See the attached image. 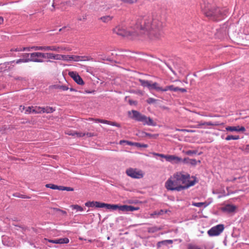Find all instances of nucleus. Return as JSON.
<instances>
[{
  "label": "nucleus",
  "instance_id": "a19ab883",
  "mask_svg": "<svg viewBox=\"0 0 249 249\" xmlns=\"http://www.w3.org/2000/svg\"><path fill=\"white\" fill-rule=\"evenodd\" d=\"M31 53H24L22 55L24 59H31Z\"/></svg>",
  "mask_w": 249,
  "mask_h": 249
},
{
  "label": "nucleus",
  "instance_id": "774afa93",
  "mask_svg": "<svg viewBox=\"0 0 249 249\" xmlns=\"http://www.w3.org/2000/svg\"><path fill=\"white\" fill-rule=\"evenodd\" d=\"M19 109L21 112H22L25 109V107H24V106H20L19 107Z\"/></svg>",
  "mask_w": 249,
  "mask_h": 249
},
{
  "label": "nucleus",
  "instance_id": "72a5a7b5",
  "mask_svg": "<svg viewBox=\"0 0 249 249\" xmlns=\"http://www.w3.org/2000/svg\"><path fill=\"white\" fill-rule=\"evenodd\" d=\"M92 58L89 56H80V61H92Z\"/></svg>",
  "mask_w": 249,
  "mask_h": 249
},
{
  "label": "nucleus",
  "instance_id": "c9c22d12",
  "mask_svg": "<svg viewBox=\"0 0 249 249\" xmlns=\"http://www.w3.org/2000/svg\"><path fill=\"white\" fill-rule=\"evenodd\" d=\"M45 186L47 188H51L53 190H57V189L58 188L57 185H54L53 184H51V183L46 184Z\"/></svg>",
  "mask_w": 249,
  "mask_h": 249
},
{
  "label": "nucleus",
  "instance_id": "6e6d98bb",
  "mask_svg": "<svg viewBox=\"0 0 249 249\" xmlns=\"http://www.w3.org/2000/svg\"><path fill=\"white\" fill-rule=\"evenodd\" d=\"M180 91L181 92H186V89L184 88H180L178 87H177V92Z\"/></svg>",
  "mask_w": 249,
  "mask_h": 249
},
{
  "label": "nucleus",
  "instance_id": "603ef678",
  "mask_svg": "<svg viewBox=\"0 0 249 249\" xmlns=\"http://www.w3.org/2000/svg\"><path fill=\"white\" fill-rule=\"evenodd\" d=\"M43 46H33L34 51H38V50H42L43 51Z\"/></svg>",
  "mask_w": 249,
  "mask_h": 249
},
{
  "label": "nucleus",
  "instance_id": "6ab92c4d",
  "mask_svg": "<svg viewBox=\"0 0 249 249\" xmlns=\"http://www.w3.org/2000/svg\"><path fill=\"white\" fill-rule=\"evenodd\" d=\"M33 50V46L32 47H23L22 48H16L11 49V51L12 52H21V51H32Z\"/></svg>",
  "mask_w": 249,
  "mask_h": 249
},
{
  "label": "nucleus",
  "instance_id": "7ed1b4c3",
  "mask_svg": "<svg viewBox=\"0 0 249 249\" xmlns=\"http://www.w3.org/2000/svg\"><path fill=\"white\" fill-rule=\"evenodd\" d=\"M178 179L174 174L165 182V187L168 190L180 191L182 190L187 189L189 187L194 186L196 182V178H194L189 184L186 185H181L178 183Z\"/></svg>",
  "mask_w": 249,
  "mask_h": 249
},
{
  "label": "nucleus",
  "instance_id": "052dcab7",
  "mask_svg": "<svg viewBox=\"0 0 249 249\" xmlns=\"http://www.w3.org/2000/svg\"><path fill=\"white\" fill-rule=\"evenodd\" d=\"M168 88H169V86L165 87L164 88H162L161 87V89H160V91H166L169 90V89H168Z\"/></svg>",
  "mask_w": 249,
  "mask_h": 249
},
{
  "label": "nucleus",
  "instance_id": "6e6552de",
  "mask_svg": "<svg viewBox=\"0 0 249 249\" xmlns=\"http://www.w3.org/2000/svg\"><path fill=\"white\" fill-rule=\"evenodd\" d=\"M31 59H29V62H44V53L40 52L32 53L30 54Z\"/></svg>",
  "mask_w": 249,
  "mask_h": 249
},
{
  "label": "nucleus",
  "instance_id": "bb28decb",
  "mask_svg": "<svg viewBox=\"0 0 249 249\" xmlns=\"http://www.w3.org/2000/svg\"><path fill=\"white\" fill-rule=\"evenodd\" d=\"M187 249H205V248L195 244H190L188 245Z\"/></svg>",
  "mask_w": 249,
  "mask_h": 249
},
{
  "label": "nucleus",
  "instance_id": "aec40b11",
  "mask_svg": "<svg viewBox=\"0 0 249 249\" xmlns=\"http://www.w3.org/2000/svg\"><path fill=\"white\" fill-rule=\"evenodd\" d=\"M210 202H193L192 205L197 207H203L204 208H206L207 207Z\"/></svg>",
  "mask_w": 249,
  "mask_h": 249
},
{
  "label": "nucleus",
  "instance_id": "a18cd8bd",
  "mask_svg": "<svg viewBox=\"0 0 249 249\" xmlns=\"http://www.w3.org/2000/svg\"><path fill=\"white\" fill-rule=\"evenodd\" d=\"M196 150H188L185 152V154L187 155H193L196 154Z\"/></svg>",
  "mask_w": 249,
  "mask_h": 249
},
{
  "label": "nucleus",
  "instance_id": "8fccbe9b",
  "mask_svg": "<svg viewBox=\"0 0 249 249\" xmlns=\"http://www.w3.org/2000/svg\"><path fill=\"white\" fill-rule=\"evenodd\" d=\"M108 124L110 125H112V126H117V127H121V125L120 124H117V123H116L115 122H113L109 121Z\"/></svg>",
  "mask_w": 249,
  "mask_h": 249
},
{
  "label": "nucleus",
  "instance_id": "393cba45",
  "mask_svg": "<svg viewBox=\"0 0 249 249\" xmlns=\"http://www.w3.org/2000/svg\"><path fill=\"white\" fill-rule=\"evenodd\" d=\"M113 18V17L111 16H105L100 18V19L104 23H107L108 22L111 21Z\"/></svg>",
  "mask_w": 249,
  "mask_h": 249
},
{
  "label": "nucleus",
  "instance_id": "4c0bfd02",
  "mask_svg": "<svg viewBox=\"0 0 249 249\" xmlns=\"http://www.w3.org/2000/svg\"><path fill=\"white\" fill-rule=\"evenodd\" d=\"M85 206L88 207H95L94 201H88L85 203Z\"/></svg>",
  "mask_w": 249,
  "mask_h": 249
},
{
  "label": "nucleus",
  "instance_id": "f704fd0d",
  "mask_svg": "<svg viewBox=\"0 0 249 249\" xmlns=\"http://www.w3.org/2000/svg\"><path fill=\"white\" fill-rule=\"evenodd\" d=\"M59 56H60V60L63 59L64 60H71V55L59 54Z\"/></svg>",
  "mask_w": 249,
  "mask_h": 249
},
{
  "label": "nucleus",
  "instance_id": "20e7f679",
  "mask_svg": "<svg viewBox=\"0 0 249 249\" xmlns=\"http://www.w3.org/2000/svg\"><path fill=\"white\" fill-rule=\"evenodd\" d=\"M175 177L178 179V183L180 184V185H186L189 184L191 181L193 180H190V176L188 174H184L182 172H177L174 174Z\"/></svg>",
  "mask_w": 249,
  "mask_h": 249
},
{
  "label": "nucleus",
  "instance_id": "2f4dec72",
  "mask_svg": "<svg viewBox=\"0 0 249 249\" xmlns=\"http://www.w3.org/2000/svg\"><path fill=\"white\" fill-rule=\"evenodd\" d=\"M240 139L239 136H232V135H228L226 138L225 140L227 141H230L231 140H237Z\"/></svg>",
  "mask_w": 249,
  "mask_h": 249
},
{
  "label": "nucleus",
  "instance_id": "5701e85b",
  "mask_svg": "<svg viewBox=\"0 0 249 249\" xmlns=\"http://www.w3.org/2000/svg\"><path fill=\"white\" fill-rule=\"evenodd\" d=\"M15 62V61H11L10 63H12ZM10 62H7L3 64H0V72H3L7 70L8 65H9Z\"/></svg>",
  "mask_w": 249,
  "mask_h": 249
},
{
  "label": "nucleus",
  "instance_id": "ea45409f",
  "mask_svg": "<svg viewBox=\"0 0 249 249\" xmlns=\"http://www.w3.org/2000/svg\"><path fill=\"white\" fill-rule=\"evenodd\" d=\"M136 146L137 147H142V148H147L148 147V145L146 144L141 143L139 142L136 143Z\"/></svg>",
  "mask_w": 249,
  "mask_h": 249
},
{
  "label": "nucleus",
  "instance_id": "e2e57ef3",
  "mask_svg": "<svg viewBox=\"0 0 249 249\" xmlns=\"http://www.w3.org/2000/svg\"><path fill=\"white\" fill-rule=\"evenodd\" d=\"M73 190V189L71 187H65L64 188V191H72Z\"/></svg>",
  "mask_w": 249,
  "mask_h": 249
},
{
  "label": "nucleus",
  "instance_id": "1a4fd4ad",
  "mask_svg": "<svg viewBox=\"0 0 249 249\" xmlns=\"http://www.w3.org/2000/svg\"><path fill=\"white\" fill-rule=\"evenodd\" d=\"M69 75L77 84L79 85H84V81L76 71H70L69 72Z\"/></svg>",
  "mask_w": 249,
  "mask_h": 249
},
{
  "label": "nucleus",
  "instance_id": "de8ad7c7",
  "mask_svg": "<svg viewBox=\"0 0 249 249\" xmlns=\"http://www.w3.org/2000/svg\"><path fill=\"white\" fill-rule=\"evenodd\" d=\"M34 107H28L25 109V113H33Z\"/></svg>",
  "mask_w": 249,
  "mask_h": 249
},
{
  "label": "nucleus",
  "instance_id": "a211bd4d",
  "mask_svg": "<svg viewBox=\"0 0 249 249\" xmlns=\"http://www.w3.org/2000/svg\"><path fill=\"white\" fill-rule=\"evenodd\" d=\"M236 209V207L235 206L231 204H227L224 207L223 210L228 213H232Z\"/></svg>",
  "mask_w": 249,
  "mask_h": 249
},
{
  "label": "nucleus",
  "instance_id": "2eb2a0df",
  "mask_svg": "<svg viewBox=\"0 0 249 249\" xmlns=\"http://www.w3.org/2000/svg\"><path fill=\"white\" fill-rule=\"evenodd\" d=\"M132 116H131L132 118L133 119L141 122L142 120V117L143 115L140 113L139 112L136 110H132Z\"/></svg>",
  "mask_w": 249,
  "mask_h": 249
},
{
  "label": "nucleus",
  "instance_id": "9d476101",
  "mask_svg": "<svg viewBox=\"0 0 249 249\" xmlns=\"http://www.w3.org/2000/svg\"><path fill=\"white\" fill-rule=\"evenodd\" d=\"M43 51H52L58 53L61 52L62 51L65 50L64 48L57 46H43Z\"/></svg>",
  "mask_w": 249,
  "mask_h": 249
},
{
  "label": "nucleus",
  "instance_id": "4be33fe9",
  "mask_svg": "<svg viewBox=\"0 0 249 249\" xmlns=\"http://www.w3.org/2000/svg\"><path fill=\"white\" fill-rule=\"evenodd\" d=\"M139 82L142 87H146L149 89L150 84V83H151V81L142 79H139Z\"/></svg>",
  "mask_w": 249,
  "mask_h": 249
},
{
  "label": "nucleus",
  "instance_id": "f03ea898",
  "mask_svg": "<svg viewBox=\"0 0 249 249\" xmlns=\"http://www.w3.org/2000/svg\"><path fill=\"white\" fill-rule=\"evenodd\" d=\"M213 1V0H202L201 8L206 16L210 19L215 21L221 20L226 16L228 11L225 8H215Z\"/></svg>",
  "mask_w": 249,
  "mask_h": 249
},
{
  "label": "nucleus",
  "instance_id": "13d9d810",
  "mask_svg": "<svg viewBox=\"0 0 249 249\" xmlns=\"http://www.w3.org/2000/svg\"><path fill=\"white\" fill-rule=\"evenodd\" d=\"M245 128L244 126H238V132H244L245 131Z\"/></svg>",
  "mask_w": 249,
  "mask_h": 249
},
{
  "label": "nucleus",
  "instance_id": "bf43d9fd",
  "mask_svg": "<svg viewBox=\"0 0 249 249\" xmlns=\"http://www.w3.org/2000/svg\"><path fill=\"white\" fill-rule=\"evenodd\" d=\"M128 102L130 105H136L137 103L136 101L132 100H129Z\"/></svg>",
  "mask_w": 249,
  "mask_h": 249
},
{
  "label": "nucleus",
  "instance_id": "b1692460",
  "mask_svg": "<svg viewBox=\"0 0 249 249\" xmlns=\"http://www.w3.org/2000/svg\"><path fill=\"white\" fill-rule=\"evenodd\" d=\"M154 89L157 91H160L161 89V87L159 86V85L157 83L155 82L153 83H150L149 90Z\"/></svg>",
  "mask_w": 249,
  "mask_h": 249
},
{
  "label": "nucleus",
  "instance_id": "dca6fc26",
  "mask_svg": "<svg viewBox=\"0 0 249 249\" xmlns=\"http://www.w3.org/2000/svg\"><path fill=\"white\" fill-rule=\"evenodd\" d=\"M132 116H131L132 118L133 119L141 122L142 120V117L143 115L140 113L139 112L136 110H132Z\"/></svg>",
  "mask_w": 249,
  "mask_h": 249
},
{
  "label": "nucleus",
  "instance_id": "a878e982",
  "mask_svg": "<svg viewBox=\"0 0 249 249\" xmlns=\"http://www.w3.org/2000/svg\"><path fill=\"white\" fill-rule=\"evenodd\" d=\"M44 108L43 107H34L33 113H43Z\"/></svg>",
  "mask_w": 249,
  "mask_h": 249
},
{
  "label": "nucleus",
  "instance_id": "37998d69",
  "mask_svg": "<svg viewBox=\"0 0 249 249\" xmlns=\"http://www.w3.org/2000/svg\"><path fill=\"white\" fill-rule=\"evenodd\" d=\"M95 121L96 123H101L103 124H108L109 121L107 120H102V119H95Z\"/></svg>",
  "mask_w": 249,
  "mask_h": 249
},
{
  "label": "nucleus",
  "instance_id": "7c9ffc66",
  "mask_svg": "<svg viewBox=\"0 0 249 249\" xmlns=\"http://www.w3.org/2000/svg\"><path fill=\"white\" fill-rule=\"evenodd\" d=\"M71 207L73 210H76L77 211L83 212L84 211V209L82 207L78 205H71Z\"/></svg>",
  "mask_w": 249,
  "mask_h": 249
},
{
  "label": "nucleus",
  "instance_id": "338daca9",
  "mask_svg": "<svg viewBox=\"0 0 249 249\" xmlns=\"http://www.w3.org/2000/svg\"><path fill=\"white\" fill-rule=\"evenodd\" d=\"M126 140H121L120 142H119V144H123V143H125L126 144Z\"/></svg>",
  "mask_w": 249,
  "mask_h": 249
},
{
  "label": "nucleus",
  "instance_id": "4d7b16f0",
  "mask_svg": "<svg viewBox=\"0 0 249 249\" xmlns=\"http://www.w3.org/2000/svg\"><path fill=\"white\" fill-rule=\"evenodd\" d=\"M136 143L134 142H132L130 141H126V144L130 146H136Z\"/></svg>",
  "mask_w": 249,
  "mask_h": 249
},
{
  "label": "nucleus",
  "instance_id": "0e129e2a",
  "mask_svg": "<svg viewBox=\"0 0 249 249\" xmlns=\"http://www.w3.org/2000/svg\"><path fill=\"white\" fill-rule=\"evenodd\" d=\"M64 188H65L64 186H58V188L57 189V190L64 191Z\"/></svg>",
  "mask_w": 249,
  "mask_h": 249
},
{
  "label": "nucleus",
  "instance_id": "c85d7f7f",
  "mask_svg": "<svg viewBox=\"0 0 249 249\" xmlns=\"http://www.w3.org/2000/svg\"><path fill=\"white\" fill-rule=\"evenodd\" d=\"M54 88L57 89H60L63 91H66L69 89V88L65 85H56L54 86Z\"/></svg>",
  "mask_w": 249,
  "mask_h": 249
},
{
  "label": "nucleus",
  "instance_id": "cd10ccee",
  "mask_svg": "<svg viewBox=\"0 0 249 249\" xmlns=\"http://www.w3.org/2000/svg\"><path fill=\"white\" fill-rule=\"evenodd\" d=\"M142 136L143 137H148L149 138H154V139H155V138H157V137L158 136V134H150V133H146V132H142Z\"/></svg>",
  "mask_w": 249,
  "mask_h": 249
},
{
  "label": "nucleus",
  "instance_id": "69168bd1",
  "mask_svg": "<svg viewBox=\"0 0 249 249\" xmlns=\"http://www.w3.org/2000/svg\"><path fill=\"white\" fill-rule=\"evenodd\" d=\"M157 230H158V229L156 227H153V228H152L150 231H151V232H154L155 231H157Z\"/></svg>",
  "mask_w": 249,
  "mask_h": 249
},
{
  "label": "nucleus",
  "instance_id": "4468645a",
  "mask_svg": "<svg viewBox=\"0 0 249 249\" xmlns=\"http://www.w3.org/2000/svg\"><path fill=\"white\" fill-rule=\"evenodd\" d=\"M94 204L95 208H106L107 209L111 210L112 207H115V206H112V204H106L98 201H94Z\"/></svg>",
  "mask_w": 249,
  "mask_h": 249
},
{
  "label": "nucleus",
  "instance_id": "09e8293b",
  "mask_svg": "<svg viewBox=\"0 0 249 249\" xmlns=\"http://www.w3.org/2000/svg\"><path fill=\"white\" fill-rule=\"evenodd\" d=\"M87 19V16L85 14H83L81 16H80L78 17L77 19L80 21L82 20H86Z\"/></svg>",
  "mask_w": 249,
  "mask_h": 249
},
{
  "label": "nucleus",
  "instance_id": "473e14b6",
  "mask_svg": "<svg viewBox=\"0 0 249 249\" xmlns=\"http://www.w3.org/2000/svg\"><path fill=\"white\" fill-rule=\"evenodd\" d=\"M226 130L228 131H236L238 132V126H227L226 127Z\"/></svg>",
  "mask_w": 249,
  "mask_h": 249
},
{
  "label": "nucleus",
  "instance_id": "f257e3e1",
  "mask_svg": "<svg viewBox=\"0 0 249 249\" xmlns=\"http://www.w3.org/2000/svg\"><path fill=\"white\" fill-rule=\"evenodd\" d=\"M165 21L164 17L160 14L144 16L128 25L122 23L116 26L113 32L130 39H141L143 34L151 39H157L163 35Z\"/></svg>",
  "mask_w": 249,
  "mask_h": 249
},
{
  "label": "nucleus",
  "instance_id": "680f3d73",
  "mask_svg": "<svg viewBox=\"0 0 249 249\" xmlns=\"http://www.w3.org/2000/svg\"><path fill=\"white\" fill-rule=\"evenodd\" d=\"M67 134L68 135H69L74 136L75 135H76L78 137H81L82 136L81 134L77 133H68Z\"/></svg>",
  "mask_w": 249,
  "mask_h": 249
},
{
  "label": "nucleus",
  "instance_id": "5fc2aeb1",
  "mask_svg": "<svg viewBox=\"0 0 249 249\" xmlns=\"http://www.w3.org/2000/svg\"><path fill=\"white\" fill-rule=\"evenodd\" d=\"M190 160V159H189V158H185L183 160L182 159L181 161L184 163L189 164Z\"/></svg>",
  "mask_w": 249,
  "mask_h": 249
},
{
  "label": "nucleus",
  "instance_id": "c756f323",
  "mask_svg": "<svg viewBox=\"0 0 249 249\" xmlns=\"http://www.w3.org/2000/svg\"><path fill=\"white\" fill-rule=\"evenodd\" d=\"M43 108L44 109H43V113L45 112L47 113H50L53 112L55 110V109L52 107H47Z\"/></svg>",
  "mask_w": 249,
  "mask_h": 249
},
{
  "label": "nucleus",
  "instance_id": "58836bf2",
  "mask_svg": "<svg viewBox=\"0 0 249 249\" xmlns=\"http://www.w3.org/2000/svg\"><path fill=\"white\" fill-rule=\"evenodd\" d=\"M71 60L74 61H80V55H71Z\"/></svg>",
  "mask_w": 249,
  "mask_h": 249
},
{
  "label": "nucleus",
  "instance_id": "f8f14e48",
  "mask_svg": "<svg viewBox=\"0 0 249 249\" xmlns=\"http://www.w3.org/2000/svg\"><path fill=\"white\" fill-rule=\"evenodd\" d=\"M141 122H142L143 124L147 125L149 126H155L156 123L154 122L153 120L150 117H147L144 115L142 117Z\"/></svg>",
  "mask_w": 249,
  "mask_h": 249
},
{
  "label": "nucleus",
  "instance_id": "0eeeda50",
  "mask_svg": "<svg viewBox=\"0 0 249 249\" xmlns=\"http://www.w3.org/2000/svg\"><path fill=\"white\" fill-rule=\"evenodd\" d=\"M127 176L134 178H141L143 176L142 172L137 169L130 168L126 171Z\"/></svg>",
  "mask_w": 249,
  "mask_h": 249
},
{
  "label": "nucleus",
  "instance_id": "39448f33",
  "mask_svg": "<svg viewBox=\"0 0 249 249\" xmlns=\"http://www.w3.org/2000/svg\"><path fill=\"white\" fill-rule=\"evenodd\" d=\"M112 206H115V207H112V210H118L119 211L123 212H133L134 211H137L140 209L138 207H134L131 205H119L117 204H112Z\"/></svg>",
  "mask_w": 249,
  "mask_h": 249
},
{
  "label": "nucleus",
  "instance_id": "864d4df0",
  "mask_svg": "<svg viewBox=\"0 0 249 249\" xmlns=\"http://www.w3.org/2000/svg\"><path fill=\"white\" fill-rule=\"evenodd\" d=\"M168 89H169V90L177 92V87H174L173 85L169 86Z\"/></svg>",
  "mask_w": 249,
  "mask_h": 249
},
{
  "label": "nucleus",
  "instance_id": "ddd939ff",
  "mask_svg": "<svg viewBox=\"0 0 249 249\" xmlns=\"http://www.w3.org/2000/svg\"><path fill=\"white\" fill-rule=\"evenodd\" d=\"M69 241V239L67 237L49 240L50 243L56 244H68Z\"/></svg>",
  "mask_w": 249,
  "mask_h": 249
},
{
  "label": "nucleus",
  "instance_id": "c03bdc74",
  "mask_svg": "<svg viewBox=\"0 0 249 249\" xmlns=\"http://www.w3.org/2000/svg\"><path fill=\"white\" fill-rule=\"evenodd\" d=\"M153 154L155 156H157L160 157L161 158H164L166 160L167 159V155H164L162 154H159V153H153Z\"/></svg>",
  "mask_w": 249,
  "mask_h": 249
},
{
  "label": "nucleus",
  "instance_id": "49530a36",
  "mask_svg": "<svg viewBox=\"0 0 249 249\" xmlns=\"http://www.w3.org/2000/svg\"><path fill=\"white\" fill-rule=\"evenodd\" d=\"M157 100L153 98H149L147 99L146 102L147 103L151 104L156 103Z\"/></svg>",
  "mask_w": 249,
  "mask_h": 249
},
{
  "label": "nucleus",
  "instance_id": "423d86ee",
  "mask_svg": "<svg viewBox=\"0 0 249 249\" xmlns=\"http://www.w3.org/2000/svg\"><path fill=\"white\" fill-rule=\"evenodd\" d=\"M224 226L223 224H219L211 228L208 231V234L210 236H215L220 235L224 231Z\"/></svg>",
  "mask_w": 249,
  "mask_h": 249
},
{
  "label": "nucleus",
  "instance_id": "79ce46f5",
  "mask_svg": "<svg viewBox=\"0 0 249 249\" xmlns=\"http://www.w3.org/2000/svg\"><path fill=\"white\" fill-rule=\"evenodd\" d=\"M17 64H19L20 63H27L29 62V59H24L23 58L19 59L16 61Z\"/></svg>",
  "mask_w": 249,
  "mask_h": 249
},
{
  "label": "nucleus",
  "instance_id": "3c124183",
  "mask_svg": "<svg viewBox=\"0 0 249 249\" xmlns=\"http://www.w3.org/2000/svg\"><path fill=\"white\" fill-rule=\"evenodd\" d=\"M197 161L195 159H190L189 161V164H191L192 165H196V164Z\"/></svg>",
  "mask_w": 249,
  "mask_h": 249
},
{
  "label": "nucleus",
  "instance_id": "f3484780",
  "mask_svg": "<svg viewBox=\"0 0 249 249\" xmlns=\"http://www.w3.org/2000/svg\"><path fill=\"white\" fill-rule=\"evenodd\" d=\"M44 58L60 60L59 54H54L52 53H44Z\"/></svg>",
  "mask_w": 249,
  "mask_h": 249
},
{
  "label": "nucleus",
  "instance_id": "e433bc0d",
  "mask_svg": "<svg viewBox=\"0 0 249 249\" xmlns=\"http://www.w3.org/2000/svg\"><path fill=\"white\" fill-rule=\"evenodd\" d=\"M13 196L16 197H19V198H30L29 196H27L19 194L18 193L14 194L13 195Z\"/></svg>",
  "mask_w": 249,
  "mask_h": 249
},
{
  "label": "nucleus",
  "instance_id": "9b49d317",
  "mask_svg": "<svg viewBox=\"0 0 249 249\" xmlns=\"http://www.w3.org/2000/svg\"><path fill=\"white\" fill-rule=\"evenodd\" d=\"M166 161L172 164H178L182 161V159L175 155H167Z\"/></svg>",
  "mask_w": 249,
  "mask_h": 249
},
{
  "label": "nucleus",
  "instance_id": "412c9836",
  "mask_svg": "<svg viewBox=\"0 0 249 249\" xmlns=\"http://www.w3.org/2000/svg\"><path fill=\"white\" fill-rule=\"evenodd\" d=\"M173 242L172 240H165L159 242L157 244V246L158 247H160L163 245L167 246L168 244H171Z\"/></svg>",
  "mask_w": 249,
  "mask_h": 249
}]
</instances>
